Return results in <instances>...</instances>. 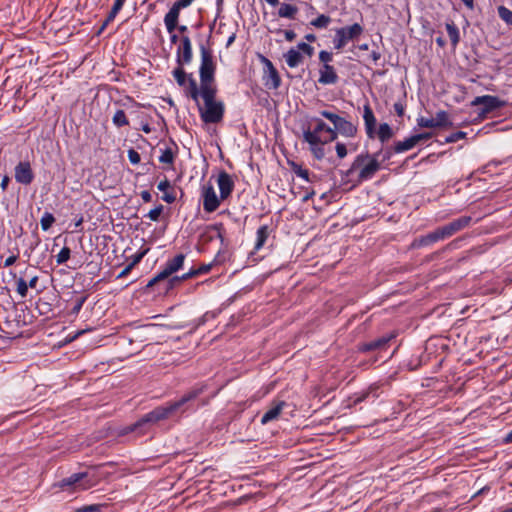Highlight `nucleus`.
Segmentation results:
<instances>
[{
    "label": "nucleus",
    "mask_w": 512,
    "mask_h": 512,
    "mask_svg": "<svg viewBox=\"0 0 512 512\" xmlns=\"http://www.w3.org/2000/svg\"><path fill=\"white\" fill-rule=\"evenodd\" d=\"M319 114L329 120L333 124V128L327 125L322 119L314 117L313 128H308L303 131V139L309 145V150L317 160H322L325 157L324 146L332 141H335L338 134L353 138L357 133V126L338 114L322 110Z\"/></svg>",
    "instance_id": "f257e3e1"
},
{
    "label": "nucleus",
    "mask_w": 512,
    "mask_h": 512,
    "mask_svg": "<svg viewBox=\"0 0 512 512\" xmlns=\"http://www.w3.org/2000/svg\"><path fill=\"white\" fill-rule=\"evenodd\" d=\"M189 95L197 103L201 120L206 124H215L222 121L225 106L216 99V88L205 87L198 89L195 80L190 79Z\"/></svg>",
    "instance_id": "f03ea898"
},
{
    "label": "nucleus",
    "mask_w": 512,
    "mask_h": 512,
    "mask_svg": "<svg viewBox=\"0 0 512 512\" xmlns=\"http://www.w3.org/2000/svg\"><path fill=\"white\" fill-rule=\"evenodd\" d=\"M204 386H195L185 393L179 400L160 406L143 416V418L135 425L141 426L145 423H156L160 420L168 418L170 415L179 412V410L192 400H196L204 391Z\"/></svg>",
    "instance_id": "7ed1b4c3"
},
{
    "label": "nucleus",
    "mask_w": 512,
    "mask_h": 512,
    "mask_svg": "<svg viewBox=\"0 0 512 512\" xmlns=\"http://www.w3.org/2000/svg\"><path fill=\"white\" fill-rule=\"evenodd\" d=\"M380 154L381 152L375 153L374 155L360 154L355 158L351 169H359L358 178L360 181L371 179L380 169V162L378 160Z\"/></svg>",
    "instance_id": "20e7f679"
},
{
    "label": "nucleus",
    "mask_w": 512,
    "mask_h": 512,
    "mask_svg": "<svg viewBox=\"0 0 512 512\" xmlns=\"http://www.w3.org/2000/svg\"><path fill=\"white\" fill-rule=\"evenodd\" d=\"M93 485L94 482L88 479L87 472H79L71 474L70 476L55 483L54 487L59 488L62 491L78 492L87 490L91 488Z\"/></svg>",
    "instance_id": "39448f33"
},
{
    "label": "nucleus",
    "mask_w": 512,
    "mask_h": 512,
    "mask_svg": "<svg viewBox=\"0 0 512 512\" xmlns=\"http://www.w3.org/2000/svg\"><path fill=\"white\" fill-rule=\"evenodd\" d=\"M201 52V65L199 69L200 73V87L198 89H204L205 87H214L212 85L214 77V62L211 52L204 46L200 48Z\"/></svg>",
    "instance_id": "423d86ee"
},
{
    "label": "nucleus",
    "mask_w": 512,
    "mask_h": 512,
    "mask_svg": "<svg viewBox=\"0 0 512 512\" xmlns=\"http://www.w3.org/2000/svg\"><path fill=\"white\" fill-rule=\"evenodd\" d=\"M362 33L363 27L359 23L336 29L333 38L334 49L342 50L349 41L357 39Z\"/></svg>",
    "instance_id": "0eeeda50"
},
{
    "label": "nucleus",
    "mask_w": 512,
    "mask_h": 512,
    "mask_svg": "<svg viewBox=\"0 0 512 512\" xmlns=\"http://www.w3.org/2000/svg\"><path fill=\"white\" fill-rule=\"evenodd\" d=\"M185 255L184 254H178L174 258L169 259L166 263L162 271H160L157 275H155L147 284V287H151L158 283L159 281H162L172 274L179 271L184 264Z\"/></svg>",
    "instance_id": "6e6552de"
},
{
    "label": "nucleus",
    "mask_w": 512,
    "mask_h": 512,
    "mask_svg": "<svg viewBox=\"0 0 512 512\" xmlns=\"http://www.w3.org/2000/svg\"><path fill=\"white\" fill-rule=\"evenodd\" d=\"M194 0H177L164 17V24L169 33H172L178 24L181 9L191 5Z\"/></svg>",
    "instance_id": "1a4fd4ad"
},
{
    "label": "nucleus",
    "mask_w": 512,
    "mask_h": 512,
    "mask_svg": "<svg viewBox=\"0 0 512 512\" xmlns=\"http://www.w3.org/2000/svg\"><path fill=\"white\" fill-rule=\"evenodd\" d=\"M201 197L203 200V209L207 213L216 211L221 203L220 196L218 197L213 185L208 183L201 188Z\"/></svg>",
    "instance_id": "9d476101"
},
{
    "label": "nucleus",
    "mask_w": 512,
    "mask_h": 512,
    "mask_svg": "<svg viewBox=\"0 0 512 512\" xmlns=\"http://www.w3.org/2000/svg\"><path fill=\"white\" fill-rule=\"evenodd\" d=\"M417 125L421 128H442L452 126V122L449 120V115L446 111H438L435 117L417 118Z\"/></svg>",
    "instance_id": "9b49d317"
},
{
    "label": "nucleus",
    "mask_w": 512,
    "mask_h": 512,
    "mask_svg": "<svg viewBox=\"0 0 512 512\" xmlns=\"http://www.w3.org/2000/svg\"><path fill=\"white\" fill-rule=\"evenodd\" d=\"M262 62L264 63V75H263L264 85L268 89H273V90L278 89L281 84V79H280L278 71L276 70L273 63L269 59L262 57Z\"/></svg>",
    "instance_id": "f8f14e48"
},
{
    "label": "nucleus",
    "mask_w": 512,
    "mask_h": 512,
    "mask_svg": "<svg viewBox=\"0 0 512 512\" xmlns=\"http://www.w3.org/2000/svg\"><path fill=\"white\" fill-rule=\"evenodd\" d=\"M472 106H483L482 113L486 114L504 106V101L500 100L496 96L483 95L476 97L472 102Z\"/></svg>",
    "instance_id": "ddd939ff"
},
{
    "label": "nucleus",
    "mask_w": 512,
    "mask_h": 512,
    "mask_svg": "<svg viewBox=\"0 0 512 512\" xmlns=\"http://www.w3.org/2000/svg\"><path fill=\"white\" fill-rule=\"evenodd\" d=\"M192 60V45L188 36L180 39V44L176 51V61L179 66L189 64Z\"/></svg>",
    "instance_id": "4468645a"
},
{
    "label": "nucleus",
    "mask_w": 512,
    "mask_h": 512,
    "mask_svg": "<svg viewBox=\"0 0 512 512\" xmlns=\"http://www.w3.org/2000/svg\"><path fill=\"white\" fill-rule=\"evenodd\" d=\"M217 185L220 192V199L225 200L232 194L235 182L230 174L221 171L217 176Z\"/></svg>",
    "instance_id": "2eb2a0df"
},
{
    "label": "nucleus",
    "mask_w": 512,
    "mask_h": 512,
    "mask_svg": "<svg viewBox=\"0 0 512 512\" xmlns=\"http://www.w3.org/2000/svg\"><path fill=\"white\" fill-rule=\"evenodd\" d=\"M15 180L23 185H29L34 179L31 164L28 161H21L15 166Z\"/></svg>",
    "instance_id": "dca6fc26"
},
{
    "label": "nucleus",
    "mask_w": 512,
    "mask_h": 512,
    "mask_svg": "<svg viewBox=\"0 0 512 512\" xmlns=\"http://www.w3.org/2000/svg\"><path fill=\"white\" fill-rule=\"evenodd\" d=\"M363 120L365 125L366 134L369 138H374L376 135V118L369 103L363 106Z\"/></svg>",
    "instance_id": "f3484780"
},
{
    "label": "nucleus",
    "mask_w": 512,
    "mask_h": 512,
    "mask_svg": "<svg viewBox=\"0 0 512 512\" xmlns=\"http://www.w3.org/2000/svg\"><path fill=\"white\" fill-rule=\"evenodd\" d=\"M339 77L336 69L332 65L321 66L319 69L318 83L322 85H334Z\"/></svg>",
    "instance_id": "a211bd4d"
},
{
    "label": "nucleus",
    "mask_w": 512,
    "mask_h": 512,
    "mask_svg": "<svg viewBox=\"0 0 512 512\" xmlns=\"http://www.w3.org/2000/svg\"><path fill=\"white\" fill-rule=\"evenodd\" d=\"M285 406L286 403L284 401L273 403L272 406L263 414L261 418V424L265 425L273 420H276Z\"/></svg>",
    "instance_id": "6ab92c4d"
},
{
    "label": "nucleus",
    "mask_w": 512,
    "mask_h": 512,
    "mask_svg": "<svg viewBox=\"0 0 512 512\" xmlns=\"http://www.w3.org/2000/svg\"><path fill=\"white\" fill-rule=\"evenodd\" d=\"M157 188L158 190L163 192L162 200L165 201L166 203L171 204L176 200L175 193L171 189V184L167 179L161 181L158 184Z\"/></svg>",
    "instance_id": "aec40b11"
},
{
    "label": "nucleus",
    "mask_w": 512,
    "mask_h": 512,
    "mask_svg": "<svg viewBox=\"0 0 512 512\" xmlns=\"http://www.w3.org/2000/svg\"><path fill=\"white\" fill-rule=\"evenodd\" d=\"M285 61L290 68L297 67L303 60V56L297 49L291 48L284 54Z\"/></svg>",
    "instance_id": "412c9836"
},
{
    "label": "nucleus",
    "mask_w": 512,
    "mask_h": 512,
    "mask_svg": "<svg viewBox=\"0 0 512 512\" xmlns=\"http://www.w3.org/2000/svg\"><path fill=\"white\" fill-rule=\"evenodd\" d=\"M471 220H472V218L470 216H462V217L455 219L452 222L448 223V226H449V229H450L452 235H454L455 233L468 227L471 223Z\"/></svg>",
    "instance_id": "4be33fe9"
},
{
    "label": "nucleus",
    "mask_w": 512,
    "mask_h": 512,
    "mask_svg": "<svg viewBox=\"0 0 512 512\" xmlns=\"http://www.w3.org/2000/svg\"><path fill=\"white\" fill-rule=\"evenodd\" d=\"M417 141L414 137V135L404 139L403 141H397L394 145V152L395 153H403L408 150H411L417 145Z\"/></svg>",
    "instance_id": "5701e85b"
},
{
    "label": "nucleus",
    "mask_w": 512,
    "mask_h": 512,
    "mask_svg": "<svg viewBox=\"0 0 512 512\" xmlns=\"http://www.w3.org/2000/svg\"><path fill=\"white\" fill-rule=\"evenodd\" d=\"M442 239L440 238V235H439V232L437 229H435L434 231L420 237L418 239V245L419 246H428L432 243H435V242H438V241H441Z\"/></svg>",
    "instance_id": "b1692460"
},
{
    "label": "nucleus",
    "mask_w": 512,
    "mask_h": 512,
    "mask_svg": "<svg viewBox=\"0 0 512 512\" xmlns=\"http://www.w3.org/2000/svg\"><path fill=\"white\" fill-rule=\"evenodd\" d=\"M376 135L382 143H385L393 136V132L389 124L382 123L376 131Z\"/></svg>",
    "instance_id": "393cba45"
},
{
    "label": "nucleus",
    "mask_w": 512,
    "mask_h": 512,
    "mask_svg": "<svg viewBox=\"0 0 512 512\" xmlns=\"http://www.w3.org/2000/svg\"><path fill=\"white\" fill-rule=\"evenodd\" d=\"M267 238H268V227L265 225L259 227L256 232V242H255L254 249L255 250L261 249L263 247V245L265 244Z\"/></svg>",
    "instance_id": "a878e982"
},
{
    "label": "nucleus",
    "mask_w": 512,
    "mask_h": 512,
    "mask_svg": "<svg viewBox=\"0 0 512 512\" xmlns=\"http://www.w3.org/2000/svg\"><path fill=\"white\" fill-rule=\"evenodd\" d=\"M445 27L452 45L456 46L460 40L459 29L453 22L446 23Z\"/></svg>",
    "instance_id": "bb28decb"
},
{
    "label": "nucleus",
    "mask_w": 512,
    "mask_h": 512,
    "mask_svg": "<svg viewBox=\"0 0 512 512\" xmlns=\"http://www.w3.org/2000/svg\"><path fill=\"white\" fill-rule=\"evenodd\" d=\"M297 13V8L291 4L283 3L279 10L278 15L282 18H294L295 14Z\"/></svg>",
    "instance_id": "cd10ccee"
},
{
    "label": "nucleus",
    "mask_w": 512,
    "mask_h": 512,
    "mask_svg": "<svg viewBox=\"0 0 512 512\" xmlns=\"http://www.w3.org/2000/svg\"><path fill=\"white\" fill-rule=\"evenodd\" d=\"M389 340H390V338L381 337V338H379L377 340L370 341V342H368V343L363 345L362 350L370 351V350H375V349L382 348L383 346H385L387 344V342Z\"/></svg>",
    "instance_id": "c85d7f7f"
},
{
    "label": "nucleus",
    "mask_w": 512,
    "mask_h": 512,
    "mask_svg": "<svg viewBox=\"0 0 512 512\" xmlns=\"http://www.w3.org/2000/svg\"><path fill=\"white\" fill-rule=\"evenodd\" d=\"M331 22V18L325 14H321L319 15L317 18H315L314 20H312L310 22V24L312 26H314L315 28H318V29H324V28H327L328 25L330 24Z\"/></svg>",
    "instance_id": "c756f323"
},
{
    "label": "nucleus",
    "mask_w": 512,
    "mask_h": 512,
    "mask_svg": "<svg viewBox=\"0 0 512 512\" xmlns=\"http://www.w3.org/2000/svg\"><path fill=\"white\" fill-rule=\"evenodd\" d=\"M112 122L117 127L127 126L129 121L126 117V114L123 110H117L113 115Z\"/></svg>",
    "instance_id": "7c9ffc66"
},
{
    "label": "nucleus",
    "mask_w": 512,
    "mask_h": 512,
    "mask_svg": "<svg viewBox=\"0 0 512 512\" xmlns=\"http://www.w3.org/2000/svg\"><path fill=\"white\" fill-rule=\"evenodd\" d=\"M54 222L55 217L53 216V214L50 212H45L40 219L42 230L47 231L48 229H50Z\"/></svg>",
    "instance_id": "2f4dec72"
},
{
    "label": "nucleus",
    "mask_w": 512,
    "mask_h": 512,
    "mask_svg": "<svg viewBox=\"0 0 512 512\" xmlns=\"http://www.w3.org/2000/svg\"><path fill=\"white\" fill-rule=\"evenodd\" d=\"M173 76L178 83V85L183 86L186 83V73L183 70L182 66L177 67L173 70Z\"/></svg>",
    "instance_id": "473e14b6"
},
{
    "label": "nucleus",
    "mask_w": 512,
    "mask_h": 512,
    "mask_svg": "<svg viewBox=\"0 0 512 512\" xmlns=\"http://www.w3.org/2000/svg\"><path fill=\"white\" fill-rule=\"evenodd\" d=\"M16 284H17V289H16L17 293L22 298H25L27 296L28 289H29L28 283L23 278H18L16 281Z\"/></svg>",
    "instance_id": "72a5a7b5"
},
{
    "label": "nucleus",
    "mask_w": 512,
    "mask_h": 512,
    "mask_svg": "<svg viewBox=\"0 0 512 512\" xmlns=\"http://www.w3.org/2000/svg\"><path fill=\"white\" fill-rule=\"evenodd\" d=\"M159 161L164 164H172L174 161V153L171 149L162 150L161 155L159 156Z\"/></svg>",
    "instance_id": "f704fd0d"
},
{
    "label": "nucleus",
    "mask_w": 512,
    "mask_h": 512,
    "mask_svg": "<svg viewBox=\"0 0 512 512\" xmlns=\"http://www.w3.org/2000/svg\"><path fill=\"white\" fill-rule=\"evenodd\" d=\"M200 274V271L195 270V269H190L187 273L183 274L181 277H173L170 279V284L171 286L175 283V282H179L180 280H187V279H190L196 275Z\"/></svg>",
    "instance_id": "c9c22d12"
},
{
    "label": "nucleus",
    "mask_w": 512,
    "mask_h": 512,
    "mask_svg": "<svg viewBox=\"0 0 512 512\" xmlns=\"http://www.w3.org/2000/svg\"><path fill=\"white\" fill-rule=\"evenodd\" d=\"M70 253L71 251L68 247H63L56 256L57 264H64L65 262H67L68 259L70 258Z\"/></svg>",
    "instance_id": "e433bc0d"
},
{
    "label": "nucleus",
    "mask_w": 512,
    "mask_h": 512,
    "mask_svg": "<svg viewBox=\"0 0 512 512\" xmlns=\"http://www.w3.org/2000/svg\"><path fill=\"white\" fill-rule=\"evenodd\" d=\"M498 12L502 20H504L507 24L512 25V11L504 6H500L498 8Z\"/></svg>",
    "instance_id": "4c0bfd02"
},
{
    "label": "nucleus",
    "mask_w": 512,
    "mask_h": 512,
    "mask_svg": "<svg viewBox=\"0 0 512 512\" xmlns=\"http://www.w3.org/2000/svg\"><path fill=\"white\" fill-rule=\"evenodd\" d=\"M318 57L322 64L321 66L331 65L330 63L333 61V54L326 50L320 51Z\"/></svg>",
    "instance_id": "58836bf2"
},
{
    "label": "nucleus",
    "mask_w": 512,
    "mask_h": 512,
    "mask_svg": "<svg viewBox=\"0 0 512 512\" xmlns=\"http://www.w3.org/2000/svg\"><path fill=\"white\" fill-rule=\"evenodd\" d=\"M162 211H163V206L158 205L149 211L147 217L152 221H158Z\"/></svg>",
    "instance_id": "ea45409f"
},
{
    "label": "nucleus",
    "mask_w": 512,
    "mask_h": 512,
    "mask_svg": "<svg viewBox=\"0 0 512 512\" xmlns=\"http://www.w3.org/2000/svg\"><path fill=\"white\" fill-rule=\"evenodd\" d=\"M466 137V133L458 131L446 137L445 143H454Z\"/></svg>",
    "instance_id": "a19ab883"
},
{
    "label": "nucleus",
    "mask_w": 512,
    "mask_h": 512,
    "mask_svg": "<svg viewBox=\"0 0 512 512\" xmlns=\"http://www.w3.org/2000/svg\"><path fill=\"white\" fill-rule=\"evenodd\" d=\"M102 508H103L102 505L92 504V505L80 507L76 510V512H101Z\"/></svg>",
    "instance_id": "79ce46f5"
},
{
    "label": "nucleus",
    "mask_w": 512,
    "mask_h": 512,
    "mask_svg": "<svg viewBox=\"0 0 512 512\" xmlns=\"http://www.w3.org/2000/svg\"><path fill=\"white\" fill-rule=\"evenodd\" d=\"M128 159L133 165H137L141 161L140 154L133 148L128 150Z\"/></svg>",
    "instance_id": "37998d69"
},
{
    "label": "nucleus",
    "mask_w": 512,
    "mask_h": 512,
    "mask_svg": "<svg viewBox=\"0 0 512 512\" xmlns=\"http://www.w3.org/2000/svg\"><path fill=\"white\" fill-rule=\"evenodd\" d=\"M336 154L340 159H343L347 156V147L344 143L337 142L335 145Z\"/></svg>",
    "instance_id": "c03bdc74"
},
{
    "label": "nucleus",
    "mask_w": 512,
    "mask_h": 512,
    "mask_svg": "<svg viewBox=\"0 0 512 512\" xmlns=\"http://www.w3.org/2000/svg\"><path fill=\"white\" fill-rule=\"evenodd\" d=\"M297 50L304 52L308 56H311L313 54V52H314V48L311 45H309V44H307L305 42L299 43L297 45Z\"/></svg>",
    "instance_id": "a18cd8bd"
},
{
    "label": "nucleus",
    "mask_w": 512,
    "mask_h": 512,
    "mask_svg": "<svg viewBox=\"0 0 512 512\" xmlns=\"http://www.w3.org/2000/svg\"><path fill=\"white\" fill-rule=\"evenodd\" d=\"M437 230H438L440 238L442 240L447 239V238L452 236V233H451V231L449 229L448 224H446L444 226H441V227H438Z\"/></svg>",
    "instance_id": "49530a36"
},
{
    "label": "nucleus",
    "mask_w": 512,
    "mask_h": 512,
    "mask_svg": "<svg viewBox=\"0 0 512 512\" xmlns=\"http://www.w3.org/2000/svg\"><path fill=\"white\" fill-rule=\"evenodd\" d=\"M294 172L298 177L304 179L305 181H309V171L307 169H303L300 166H296L294 168Z\"/></svg>",
    "instance_id": "de8ad7c7"
},
{
    "label": "nucleus",
    "mask_w": 512,
    "mask_h": 512,
    "mask_svg": "<svg viewBox=\"0 0 512 512\" xmlns=\"http://www.w3.org/2000/svg\"><path fill=\"white\" fill-rule=\"evenodd\" d=\"M147 252H148V249H145L141 252L134 254L130 265H132V267H134L136 264H138L143 259V257L146 255Z\"/></svg>",
    "instance_id": "09e8293b"
},
{
    "label": "nucleus",
    "mask_w": 512,
    "mask_h": 512,
    "mask_svg": "<svg viewBox=\"0 0 512 512\" xmlns=\"http://www.w3.org/2000/svg\"><path fill=\"white\" fill-rule=\"evenodd\" d=\"M124 3H125V0H115L113 6L111 8V11H113V13L118 14L119 11L122 9Z\"/></svg>",
    "instance_id": "8fccbe9b"
},
{
    "label": "nucleus",
    "mask_w": 512,
    "mask_h": 512,
    "mask_svg": "<svg viewBox=\"0 0 512 512\" xmlns=\"http://www.w3.org/2000/svg\"><path fill=\"white\" fill-rule=\"evenodd\" d=\"M432 135L433 134L431 132H423V133L415 134L414 137H415L417 143H419L423 140L431 138Z\"/></svg>",
    "instance_id": "3c124183"
},
{
    "label": "nucleus",
    "mask_w": 512,
    "mask_h": 512,
    "mask_svg": "<svg viewBox=\"0 0 512 512\" xmlns=\"http://www.w3.org/2000/svg\"><path fill=\"white\" fill-rule=\"evenodd\" d=\"M284 36L287 41L291 42L296 38V33L292 30H285Z\"/></svg>",
    "instance_id": "603ef678"
},
{
    "label": "nucleus",
    "mask_w": 512,
    "mask_h": 512,
    "mask_svg": "<svg viewBox=\"0 0 512 512\" xmlns=\"http://www.w3.org/2000/svg\"><path fill=\"white\" fill-rule=\"evenodd\" d=\"M17 260V256L16 255H11L9 256L8 258H6L5 262H4V266L5 267H10L12 266Z\"/></svg>",
    "instance_id": "864d4df0"
},
{
    "label": "nucleus",
    "mask_w": 512,
    "mask_h": 512,
    "mask_svg": "<svg viewBox=\"0 0 512 512\" xmlns=\"http://www.w3.org/2000/svg\"><path fill=\"white\" fill-rule=\"evenodd\" d=\"M142 200L144 202H150L152 200V195L149 191L145 190V191H142L141 194H140Z\"/></svg>",
    "instance_id": "5fc2aeb1"
},
{
    "label": "nucleus",
    "mask_w": 512,
    "mask_h": 512,
    "mask_svg": "<svg viewBox=\"0 0 512 512\" xmlns=\"http://www.w3.org/2000/svg\"><path fill=\"white\" fill-rule=\"evenodd\" d=\"M38 279H39V278H38V276H37V275L32 276V277H31V279H30V280H29V282H28V286H29V288H32V289L36 288V285H37Z\"/></svg>",
    "instance_id": "6e6d98bb"
},
{
    "label": "nucleus",
    "mask_w": 512,
    "mask_h": 512,
    "mask_svg": "<svg viewBox=\"0 0 512 512\" xmlns=\"http://www.w3.org/2000/svg\"><path fill=\"white\" fill-rule=\"evenodd\" d=\"M9 182H10V178L7 175L4 176L1 181V184H0L3 191H5L7 189Z\"/></svg>",
    "instance_id": "4d7b16f0"
},
{
    "label": "nucleus",
    "mask_w": 512,
    "mask_h": 512,
    "mask_svg": "<svg viewBox=\"0 0 512 512\" xmlns=\"http://www.w3.org/2000/svg\"><path fill=\"white\" fill-rule=\"evenodd\" d=\"M132 265H127L118 275V278L125 277L132 269Z\"/></svg>",
    "instance_id": "13d9d810"
},
{
    "label": "nucleus",
    "mask_w": 512,
    "mask_h": 512,
    "mask_svg": "<svg viewBox=\"0 0 512 512\" xmlns=\"http://www.w3.org/2000/svg\"><path fill=\"white\" fill-rule=\"evenodd\" d=\"M193 401L194 400H192L189 403H187L186 405H184L179 411L184 412V411H187L189 409H195V407L192 405ZM196 408H199V405H196Z\"/></svg>",
    "instance_id": "bf43d9fd"
},
{
    "label": "nucleus",
    "mask_w": 512,
    "mask_h": 512,
    "mask_svg": "<svg viewBox=\"0 0 512 512\" xmlns=\"http://www.w3.org/2000/svg\"><path fill=\"white\" fill-rule=\"evenodd\" d=\"M394 109L396 111V113L398 114V116H402L403 113H404V109H403V106L399 103H396L394 104Z\"/></svg>",
    "instance_id": "052dcab7"
},
{
    "label": "nucleus",
    "mask_w": 512,
    "mask_h": 512,
    "mask_svg": "<svg viewBox=\"0 0 512 512\" xmlns=\"http://www.w3.org/2000/svg\"><path fill=\"white\" fill-rule=\"evenodd\" d=\"M376 388L370 387L369 391L364 395L362 399L368 398L371 394H373V398H376L377 395L375 393Z\"/></svg>",
    "instance_id": "680f3d73"
},
{
    "label": "nucleus",
    "mask_w": 512,
    "mask_h": 512,
    "mask_svg": "<svg viewBox=\"0 0 512 512\" xmlns=\"http://www.w3.org/2000/svg\"><path fill=\"white\" fill-rule=\"evenodd\" d=\"M381 55L378 51L371 52V58L374 62H377L380 59Z\"/></svg>",
    "instance_id": "e2e57ef3"
},
{
    "label": "nucleus",
    "mask_w": 512,
    "mask_h": 512,
    "mask_svg": "<svg viewBox=\"0 0 512 512\" xmlns=\"http://www.w3.org/2000/svg\"><path fill=\"white\" fill-rule=\"evenodd\" d=\"M116 16H117L116 13H113V11H110L108 16H107V18H106V21L108 23H110V22H112L115 19Z\"/></svg>",
    "instance_id": "0e129e2a"
},
{
    "label": "nucleus",
    "mask_w": 512,
    "mask_h": 512,
    "mask_svg": "<svg viewBox=\"0 0 512 512\" xmlns=\"http://www.w3.org/2000/svg\"><path fill=\"white\" fill-rule=\"evenodd\" d=\"M469 9L474 8V0H461Z\"/></svg>",
    "instance_id": "69168bd1"
},
{
    "label": "nucleus",
    "mask_w": 512,
    "mask_h": 512,
    "mask_svg": "<svg viewBox=\"0 0 512 512\" xmlns=\"http://www.w3.org/2000/svg\"><path fill=\"white\" fill-rule=\"evenodd\" d=\"M235 38H236L235 33H233L231 36H229V38L227 39L226 46L229 47L235 41Z\"/></svg>",
    "instance_id": "338daca9"
},
{
    "label": "nucleus",
    "mask_w": 512,
    "mask_h": 512,
    "mask_svg": "<svg viewBox=\"0 0 512 512\" xmlns=\"http://www.w3.org/2000/svg\"><path fill=\"white\" fill-rule=\"evenodd\" d=\"M305 39L308 41V42H314L316 40V36L314 34H307L305 36Z\"/></svg>",
    "instance_id": "774afa93"
}]
</instances>
